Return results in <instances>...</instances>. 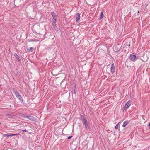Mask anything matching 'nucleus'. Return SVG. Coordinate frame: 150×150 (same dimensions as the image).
Instances as JSON below:
<instances>
[{
	"label": "nucleus",
	"instance_id": "f257e3e1",
	"mask_svg": "<svg viewBox=\"0 0 150 150\" xmlns=\"http://www.w3.org/2000/svg\"><path fill=\"white\" fill-rule=\"evenodd\" d=\"M131 104V102L129 100L128 101L124 107V110H127L130 106Z\"/></svg>",
	"mask_w": 150,
	"mask_h": 150
},
{
	"label": "nucleus",
	"instance_id": "f03ea898",
	"mask_svg": "<svg viewBox=\"0 0 150 150\" xmlns=\"http://www.w3.org/2000/svg\"><path fill=\"white\" fill-rule=\"evenodd\" d=\"M112 74H113L115 72V67L114 63H112L111 65V67L110 68Z\"/></svg>",
	"mask_w": 150,
	"mask_h": 150
},
{
	"label": "nucleus",
	"instance_id": "7ed1b4c3",
	"mask_svg": "<svg viewBox=\"0 0 150 150\" xmlns=\"http://www.w3.org/2000/svg\"><path fill=\"white\" fill-rule=\"evenodd\" d=\"M136 58V56L135 55L131 54L129 57V59L131 61H134Z\"/></svg>",
	"mask_w": 150,
	"mask_h": 150
},
{
	"label": "nucleus",
	"instance_id": "20e7f679",
	"mask_svg": "<svg viewBox=\"0 0 150 150\" xmlns=\"http://www.w3.org/2000/svg\"><path fill=\"white\" fill-rule=\"evenodd\" d=\"M76 21L77 22H78L80 18V14L79 13H78L76 14Z\"/></svg>",
	"mask_w": 150,
	"mask_h": 150
},
{
	"label": "nucleus",
	"instance_id": "39448f33",
	"mask_svg": "<svg viewBox=\"0 0 150 150\" xmlns=\"http://www.w3.org/2000/svg\"><path fill=\"white\" fill-rule=\"evenodd\" d=\"M83 125L85 126V128L86 129H89V125L88 124L87 121L83 122Z\"/></svg>",
	"mask_w": 150,
	"mask_h": 150
},
{
	"label": "nucleus",
	"instance_id": "423d86ee",
	"mask_svg": "<svg viewBox=\"0 0 150 150\" xmlns=\"http://www.w3.org/2000/svg\"><path fill=\"white\" fill-rule=\"evenodd\" d=\"M81 120L83 121V122L87 121L86 119V118L84 116V115H81Z\"/></svg>",
	"mask_w": 150,
	"mask_h": 150
},
{
	"label": "nucleus",
	"instance_id": "0eeeda50",
	"mask_svg": "<svg viewBox=\"0 0 150 150\" xmlns=\"http://www.w3.org/2000/svg\"><path fill=\"white\" fill-rule=\"evenodd\" d=\"M19 134H4V137H12L13 136H16L18 135Z\"/></svg>",
	"mask_w": 150,
	"mask_h": 150
},
{
	"label": "nucleus",
	"instance_id": "6e6552de",
	"mask_svg": "<svg viewBox=\"0 0 150 150\" xmlns=\"http://www.w3.org/2000/svg\"><path fill=\"white\" fill-rule=\"evenodd\" d=\"M14 55L15 57H16L17 59H18V60L19 61H21V58L16 53H14Z\"/></svg>",
	"mask_w": 150,
	"mask_h": 150
},
{
	"label": "nucleus",
	"instance_id": "1a4fd4ad",
	"mask_svg": "<svg viewBox=\"0 0 150 150\" xmlns=\"http://www.w3.org/2000/svg\"><path fill=\"white\" fill-rule=\"evenodd\" d=\"M18 99L19 100L22 102L23 101V100L21 95H19L17 97Z\"/></svg>",
	"mask_w": 150,
	"mask_h": 150
},
{
	"label": "nucleus",
	"instance_id": "9d476101",
	"mask_svg": "<svg viewBox=\"0 0 150 150\" xmlns=\"http://www.w3.org/2000/svg\"><path fill=\"white\" fill-rule=\"evenodd\" d=\"M128 123L129 122L127 121H124L123 122V124L122 125V126L123 127H125L127 125Z\"/></svg>",
	"mask_w": 150,
	"mask_h": 150
},
{
	"label": "nucleus",
	"instance_id": "9b49d317",
	"mask_svg": "<svg viewBox=\"0 0 150 150\" xmlns=\"http://www.w3.org/2000/svg\"><path fill=\"white\" fill-rule=\"evenodd\" d=\"M14 92L15 94V95L16 96V97H17L18 96L20 95L18 92L17 90H14Z\"/></svg>",
	"mask_w": 150,
	"mask_h": 150
},
{
	"label": "nucleus",
	"instance_id": "f8f14e48",
	"mask_svg": "<svg viewBox=\"0 0 150 150\" xmlns=\"http://www.w3.org/2000/svg\"><path fill=\"white\" fill-rule=\"evenodd\" d=\"M14 92L15 94V95L16 96V97H17L18 96L20 95L18 92L17 90H14Z\"/></svg>",
	"mask_w": 150,
	"mask_h": 150
},
{
	"label": "nucleus",
	"instance_id": "ddd939ff",
	"mask_svg": "<svg viewBox=\"0 0 150 150\" xmlns=\"http://www.w3.org/2000/svg\"><path fill=\"white\" fill-rule=\"evenodd\" d=\"M56 22L55 21H52V24L53 26L54 27V28L55 29V27H56Z\"/></svg>",
	"mask_w": 150,
	"mask_h": 150
},
{
	"label": "nucleus",
	"instance_id": "4468645a",
	"mask_svg": "<svg viewBox=\"0 0 150 150\" xmlns=\"http://www.w3.org/2000/svg\"><path fill=\"white\" fill-rule=\"evenodd\" d=\"M51 14L53 18V17H57L56 15L54 13V12H51Z\"/></svg>",
	"mask_w": 150,
	"mask_h": 150
},
{
	"label": "nucleus",
	"instance_id": "2eb2a0df",
	"mask_svg": "<svg viewBox=\"0 0 150 150\" xmlns=\"http://www.w3.org/2000/svg\"><path fill=\"white\" fill-rule=\"evenodd\" d=\"M26 48L27 50L28 51H31L33 49V47H30L29 46H27Z\"/></svg>",
	"mask_w": 150,
	"mask_h": 150
},
{
	"label": "nucleus",
	"instance_id": "dca6fc26",
	"mask_svg": "<svg viewBox=\"0 0 150 150\" xmlns=\"http://www.w3.org/2000/svg\"><path fill=\"white\" fill-rule=\"evenodd\" d=\"M103 16L104 15L103 14V12H101L100 17L99 19L101 20V19H102L103 18Z\"/></svg>",
	"mask_w": 150,
	"mask_h": 150
},
{
	"label": "nucleus",
	"instance_id": "f3484780",
	"mask_svg": "<svg viewBox=\"0 0 150 150\" xmlns=\"http://www.w3.org/2000/svg\"><path fill=\"white\" fill-rule=\"evenodd\" d=\"M34 117L32 116L29 115V119L31 120H33Z\"/></svg>",
	"mask_w": 150,
	"mask_h": 150
},
{
	"label": "nucleus",
	"instance_id": "a211bd4d",
	"mask_svg": "<svg viewBox=\"0 0 150 150\" xmlns=\"http://www.w3.org/2000/svg\"><path fill=\"white\" fill-rule=\"evenodd\" d=\"M76 89V86H74V90L73 91V92L75 94V93H76V92L75 91V90Z\"/></svg>",
	"mask_w": 150,
	"mask_h": 150
},
{
	"label": "nucleus",
	"instance_id": "6ab92c4d",
	"mask_svg": "<svg viewBox=\"0 0 150 150\" xmlns=\"http://www.w3.org/2000/svg\"><path fill=\"white\" fill-rule=\"evenodd\" d=\"M57 18V17H53V21H52L56 22Z\"/></svg>",
	"mask_w": 150,
	"mask_h": 150
},
{
	"label": "nucleus",
	"instance_id": "aec40b11",
	"mask_svg": "<svg viewBox=\"0 0 150 150\" xmlns=\"http://www.w3.org/2000/svg\"><path fill=\"white\" fill-rule=\"evenodd\" d=\"M118 123L117 124L116 126H115V128L116 129H118Z\"/></svg>",
	"mask_w": 150,
	"mask_h": 150
},
{
	"label": "nucleus",
	"instance_id": "412c9836",
	"mask_svg": "<svg viewBox=\"0 0 150 150\" xmlns=\"http://www.w3.org/2000/svg\"><path fill=\"white\" fill-rule=\"evenodd\" d=\"M29 116L28 115H26L24 117L25 118H28V119H29Z\"/></svg>",
	"mask_w": 150,
	"mask_h": 150
},
{
	"label": "nucleus",
	"instance_id": "4be33fe9",
	"mask_svg": "<svg viewBox=\"0 0 150 150\" xmlns=\"http://www.w3.org/2000/svg\"><path fill=\"white\" fill-rule=\"evenodd\" d=\"M72 137V136H70L67 139H70Z\"/></svg>",
	"mask_w": 150,
	"mask_h": 150
},
{
	"label": "nucleus",
	"instance_id": "5701e85b",
	"mask_svg": "<svg viewBox=\"0 0 150 150\" xmlns=\"http://www.w3.org/2000/svg\"><path fill=\"white\" fill-rule=\"evenodd\" d=\"M23 132H28V130H26V129H25L24 130H23Z\"/></svg>",
	"mask_w": 150,
	"mask_h": 150
},
{
	"label": "nucleus",
	"instance_id": "b1692460",
	"mask_svg": "<svg viewBox=\"0 0 150 150\" xmlns=\"http://www.w3.org/2000/svg\"><path fill=\"white\" fill-rule=\"evenodd\" d=\"M2 86V85H0V86Z\"/></svg>",
	"mask_w": 150,
	"mask_h": 150
}]
</instances>
